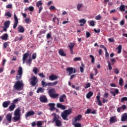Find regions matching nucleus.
Listing matches in <instances>:
<instances>
[{
  "instance_id": "1",
  "label": "nucleus",
  "mask_w": 127,
  "mask_h": 127,
  "mask_svg": "<svg viewBox=\"0 0 127 127\" xmlns=\"http://www.w3.org/2000/svg\"><path fill=\"white\" fill-rule=\"evenodd\" d=\"M23 73L22 67L19 66L17 71V74L16 76V80L17 81H15L13 86V89L16 90V91H21V90L23 89V87H24L23 81L20 80H21Z\"/></svg>"
},
{
  "instance_id": "2",
  "label": "nucleus",
  "mask_w": 127,
  "mask_h": 127,
  "mask_svg": "<svg viewBox=\"0 0 127 127\" xmlns=\"http://www.w3.org/2000/svg\"><path fill=\"white\" fill-rule=\"evenodd\" d=\"M52 116H54V118H53L52 123H55V125L56 127H61L62 126V122H61L59 119H60V117L56 114V113H53Z\"/></svg>"
},
{
  "instance_id": "3",
  "label": "nucleus",
  "mask_w": 127,
  "mask_h": 127,
  "mask_svg": "<svg viewBox=\"0 0 127 127\" xmlns=\"http://www.w3.org/2000/svg\"><path fill=\"white\" fill-rule=\"evenodd\" d=\"M20 109H17L15 110L14 113V116L12 118V122L13 123H16L17 122H19L20 121Z\"/></svg>"
},
{
  "instance_id": "4",
  "label": "nucleus",
  "mask_w": 127,
  "mask_h": 127,
  "mask_svg": "<svg viewBox=\"0 0 127 127\" xmlns=\"http://www.w3.org/2000/svg\"><path fill=\"white\" fill-rule=\"evenodd\" d=\"M72 113V109L71 108L64 110V112H63L61 114V117L62 119L64 121H68V116L70 115V114Z\"/></svg>"
},
{
  "instance_id": "5",
  "label": "nucleus",
  "mask_w": 127,
  "mask_h": 127,
  "mask_svg": "<svg viewBox=\"0 0 127 127\" xmlns=\"http://www.w3.org/2000/svg\"><path fill=\"white\" fill-rule=\"evenodd\" d=\"M49 95L52 99H55L59 96V94H55V89L51 88L49 90Z\"/></svg>"
},
{
  "instance_id": "6",
  "label": "nucleus",
  "mask_w": 127,
  "mask_h": 127,
  "mask_svg": "<svg viewBox=\"0 0 127 127\" xmlns=\"http://www.w3.org/2000/svg\"><path fill=\"white\" fill-rule=\"evenodd\" d=\"M30 80H31L30 81V84L34 87L37 84L38 82V79H37V77L36 76H33L30 78Z\"/></svg>"
},
{
  "instance_id": "7",
  "label": "nucleus",
  "mask_w": 127,
  "mask_h": 127,
  "mask_svg": "<svg viewBox=\"0 0 127 127\" xmlns=\"http://www.w3.org/2000/svg\"><path fill=\"white\" fill-rule=\"evenodd\" d=\"M66 71L68 73V76H70L72 74L76 73V68L69 67L66 68Z\"/></svg>"
},
{
  "instance_id": "8",
  "label": "nucleus",
  "mask_w": 127,
  "mask_h": 127,
  "mask_svg": "<svg viewBox=\"0 0 127 127\" xmlns=\"http://www.w3.org/2000/svg\"><path fill=\"white\" fill-rule=\"evenodd\" d=\"M42 4H43V3H42V0H39L36 2V6L39 8L38 12L39 13H40V12H41L43 9Z\"/></svg>"
},
{
  "instance_id": "9",
  "label": "nucleus",
  "mask_w": 127,
  "mask_h": 127,
  "mask_svg": "<svg viewBox=\"0 0 127 127\" xmlns=\"http://www.w3.org/2000/svg\"><path fill=\"white\" fill-rule=\"evenodd\" d=\"M14 22L13 26V28L14 29H15L17 27V25L18 24V18L16 16V14L15 13L14 14Z\"/></svg>"
},
{
  "instance_id": "10",
  "label": "nucleus",
  "mask_w": 127,
  "mask_h": 127,
  "mask_svg": "<svg viewBox=\"0 0 127 127\" xmlns=\"http://www.w3.org/2000/svg\"><path fill=\"white\" fill-rule=\"evenodd\" d=\"M82 119V115H78L77 116L74 117V119L72 120V123H77V122H79Z\"/></svg>"
},
{
  "instance_id": "11",
  "label": "nucleus",
  "mask_w": 127,
  "mask_h": 127,
  "mask_svg": "<svg viewBox=\"0 0 127 127\" xmlns=\"http://www.w3.org/2000/svg\"><path fill=\"white\" fill-rule=\"evenodd\" d=\"M57 79H58V76L54 74H52L49 77V80L50 81H55V80H57Z\"/></svg>"
},
{
  "instance_id": "12",
  "label": "nucleus",
  "mask_w": 127,
  "mask_h": 127,
  "mask_svg": "<svg viewBox=\"0 0 127 127\" xmlns=\"http://www.w3.org/2000/svg\"><path fill=\"white\" fill-rule=\"evenodd\" d=\"M12 118V114L9 113L8 114L6 117H5V119L7 121V122H8V123H9V124H10V123H11V119Z\"/></svg>"
},
{
  "instance_id": "13",
  "label": "nucleus",
  "mask_w": 127,
  "mask_h": 127,
  "mask_svg": "<svg viewBox=\"0 0 127 127\" xmlns=\"http://www.w3.org/2000/svg\"><path fill=\"white\" fill-rule=\"evenodd\" d=\"M40 101L41 103H47V98L46 96L43 95L40 97Z\"/></svg>"
},
{
  "instance_id": "14",
  "label": "nucleus",
  "mask_w": 127,
  "mask_h": 127,
  "mask_svg": "<svg viewBox=\"0 0 127 127\" xmlns=\"http://www.w3.org/2000/svg\"><path fill=\"white\" fill-rule=\"evenodd\" d=\"M48 106L50 107V111L53 112L55 110V103H50L48 104Z\"/></svg>"
},
{
  "instance_id": "15",
  "label": "nucleus",
  "mask_w": 127,
  "mask_h": 127,
  "mask_svg": "<svg viewBox=\"0 0 127 127\" xmlns=\"http://www.w3.org/2000/svg\"><path fill=\"white\" fill-rule=\"evenodd\" d=\"M35 115V113L33 111H29L25 114V117L28 118V117H30L31 116H34Z\"/></svg>"
},
{
  "instance_id": "16",
  "label": "nucleus",
  "mask_w": 127,
  "mask_h": 127,
  "mask_svg": "<svg viewBox=\"0 0 127 127\" xmlns=\"http://www.w3.org/2000/svg\"><path fill=\"white\" fill-rule=\"evenodd\" d=\"M101 97L100 96V95H98L96 96V99L97 101L96 103L98 105V106H103V104H102V101H101V100L100 99Z\"/></svg>"
},
{
  "instance_id": "17",
  "label": "nucleus",
  "mask_w": 127,
  "mask_h": 127,
  "mask_svg": "<svg viewBox=\"0 0 127 127\" xmlns=\"http://www.w3.org/2000/svg\"><path fill=\"white\" fill-rule=\"evenodd\" d=\"M57 108H59V109H61V110H66V106L62 105V104H61V103H57Z\"/></svg>"
},
{
  "instance_id": "18",
  "label": "nucleus",
  "mask_w": 127,
  "mask_h": 127,
  "mask_svg": "<svg viewBox=\"0 0 127 127\" xmlns=\"http://www.w3.org/2000/svg\"><path fill=\"white\" fill-rule=\"evenodd\" d=\"M118 120H117V118H116V117L113 116L110 118V123L111 124H115V123H117Z\"/></svg>"
},
{
  "instance_id": "19",
  "label": "nucleus",
  "mask_w": 127,
  "mask_h": 127,
  "mask_svg": "<svg viewBox=\"0 0 127 127\" xmlns=\"http://www.w3.org/2000/svg\"><path fill=\"white\" fill-rule=\"evenodd\" d=\"M57 84H58V81H56L54 82H49L48 84H47V85L48 87H53L54 86H56Z\"/></svg>"
},
{
  "instance_id": "20",
  "label": "nucleus",
  "mask_w": 127,
  "mask_h": 127,
  "mask_svg": "<svg viewBox=\"0 0 127 127\" xmlns=\"http://www.w3.org/2000/svg\"><path fill=\"white\" fill-rule=\"evenodd\" d=\"M66 95L65 94H63V95H61L60 96V103H63L64 102V100H65V99H66Z\"/></svg>"
},
{
  "instance_id": "21",
  "label": "nucleus",
  "mask_w": 127,
  "mask_h": 127,
  "mask_svg": "<svg viewBox=\"0 0 127 127\" xmlns=\"http://www.w3.org/2000/svg\"><path fill=\"white\" fill-rule=\"evenodd\" d=\"M15 104L14 103H12L11 105L8 107V110L10 112H12L15 109Z\"/></svg>"
},
{
  "instance_id": "22",
  "label": "nucleus",
  "mask_w": 127,
  "mask_h": 127,
  "mask_svg": "<svg viewBox=\"0 0 127 127\" xmlns=\"http://www.w3.org/2000/svg\"><path fill=\"white\" fill-rule=\"evenodd\" d=\"M86 20L85 19H81L79 20V22L80 24V26H84V24H85L86 22Z\"/></svg>"
},
{
  "instance_id": "23",
  "label": "nucleus",
  "mask_w": 127,
  "mask_h": 127,
  "mask_svg": "<svg viewBox=\"0 0 127 127\" xmlns=\"http://www.w3.org/2000/svg\"><path fill=\"white\" fill-rule=\"evenodd\" d=\"M114 90H115V92L111 91L110 93L112 94V95H113L114 97H116V95H118V94H119V89L117 88L114 89Z\"/></svg>"
},
{
  "instance_id": "24",
  "label": "nucleus",
  "mask_w": 127,
  "mask_h": 127,
  "mask_svg": "<svg viewBox=\"0 0 127 127\" xmlns=\"http://www.w3.org/2000/svg\"><path fill=\"white\" fill-rule=\"evenodd\" d=\"M10 103V101H4L2 103L3 108H7Z\"/></svg>"
},
{
  "instance_id": "25",
  "label": "nucleus",
  "mask_w": 127,
  "mask_h": 127,
  "mask_svg": "<svg viewBox=\"0 0 127 127\" xmlns=\"http://www.w3.org/2000/svg\"><path fill=\"white\" fill-rule=\"evenodd\" d=\"M24 30H25V29L22 27V26H18V31L19 32H20V33H23V32H24Z\"/></svg>"
},
{
  "instance_id": "26",
  "label": "nucleus",
  "mask_w": 127,
  "mask_h": 127,
  "mask_svg": "<svg viewBox=\"0 0 127 127\" xmlns=\"http://www.w3.org/2000/svg\"><path fill=\"white\" fill-rule=\"evenodd\" d=\"M0 39L2 40H6L8 38V35L7 34H4L2 36L0 37Z\"/></svg>"
},
{
  "instance_id": "27",
  "label": "nucleus",
  "mask_w": 127,
  "mask_h": 127,
  "mask_svg": "<svg viewBox=\"0 0 127 127\" xmlns=\"http://www.w3.org/2000/svg\"><path fill=\"white\" fill-rule=\"evenodd\" d=\"M28 55H29V54L28 53H25L23 55V64H24L25 63V60H26V59H27L28 57Z\"/></svg>"
},
{
  "instance_id": "28",
  "label": "nucleus",
  "mask_w": 127,
  "mask_h": 127,
  "mask_svg": "<svg viewBox=\"0 0 127 127\" xmlns=\"http://www.w3.org/2000/svg\"><path fill=\"white\" fill-rule=\"evenodd\" d=\"M127 114L125 113L124 114V116L122 117L121 121L122 122H126V121H127Z\"/></svg>"
},
{
  "instance_id": "29",
  "label": "nucleus",
  "mask_w": 127,
  "mask_h": 127,
  "mask_svg": "<svg viewBox=\"0 0 127 127\" xmlns=\"http://www.w3.org/2000/svg\"><path fill=\"white\" fill-rule=\"evenodd\" d=\"M44 92V88L42 87H39L37 90V94H39V93H43Z\"/></svg>"
},
{
  "instance_id": "30",
  "label": "nucleus",
  "mask_w": 127,
  "mask_h": 127,
  "mask_svg": "<svg viewBox=\"0 0 127 127\" xmlns=\"http://www.w3.org/2000/svg\"><path fill=\"white\" fill-rule=\"evenodd\" d=\"M59 54L61 55V56H66V54L64 53V51L62 49H60L59 51Z\"/></svg>"
},
{
  "instance_id": "31",
  "label": "nucleus",
  "mask_w": 127,
  "mask_h": 127,
  "mask_svg": "<svg viewBox=\"0 0 127 127\" xmlns=\"http://www.w3.org/2000/svg\"><path fill=\"white\" fill-rule=\"evenodd\" d=\"M75 43H70L69 44H68V47L69 48V49H73V48H74V46H75Z\"/></svg>"
},
{
  "instance_id": "32",
  "label": "nucleus",
  "mask_w": 127,
  "mask_h": 127,
  "mask_svg": "<svg viewBox=\"0 0 127 127\" xmlns=\"http://www.w3.org/2000/svg\"><path fill=\"white\" fill-rule=\"evenodd\" d=\"M9 24H10V21H9V20L6 21L4 23V26L5 27H6V28H8V27H9Z\"/></svg>"
},
{
  "instance_id": "33",
  "label": "nucleus",
  "mask_w": 127,
  "mask_h": 127,
  "mask_svg": "<svg viewBox=\"0 0 127 127\" xmlns=\"http://www.w3.org/2000/svg\"><path fill=\"white\" fill-rule=\"evenodd\" d=\"M93 92L92 91L89 92L87 94H86V98L87 99H90L92 96H93Z\"/></svg>"
},
{
  "instance_id": "34",
  "label": "nucleus",
  "mask_w": 127,
  "mask_h": 127,
  "mask_svg": "<svg viewBox=\"0 0 127 127\" xmlns=\"http://www.w3.org/2000/svg\"><path fill=\"white\" fill-rule=\"evenodd\" d=\"M122 45H119L117 48L118 49V54H120V53H121L122 52Z\"/></svg>"
},
{
  "instance_id": "35",
  "label": "nucleus",
  "mask_w": 127,
  "mask_h": 127,
  "mask_svg": "<svg viewBox=\"0 0 127 127\" xmlns=\"http://www.w3.org/2000/svg\"><path fill=\"white\" fill-rule=\"evenodd\" d=\"M72 125L74 126V127H81V125L80 123H72Z\"/></svg>"
},
{
  "instance_id": "36",
  "label": "nucleus",
  "mask_w": 127,
  "mask_h": 127,
  "mask_svg": "<svg viewBox=\"0 0 127 127\" xmlns=\"http://www.w3.org/2000/svg\"><path fill=\"white\" fill-rule=\"evenodd\" d=\"M82 66H80L79 67V69L80 70L81 73H84V68H85V65H84V64H81Z\"/></svg>"
},
{
  "instance_id": "37",
  "label": "nucleus",
  "mask_w": 127,
  "mask_h": 127,
  "mask_svg": "<svg viewBox=\"0 0 127 127\" xmlns=\"http://www.w3.org/2000/svg\"><path fill=\"white\" fill-rule=\"evenodd\" d=\"M83 7V4L82 3H78L77 5V9L78 10V11H80V9H81V8Z\"/></svg>"
},
{
  "instance_id": "38",
  "label": "nucleus",
  "mask_w": 127,
  "mask_h": 127,
  "mask_svg": "<svg viewBox=\"0 0 127 127\" xmlns=\"http://www.w3.org/2000/svg\"><path fill=\"white\" fill-rule=\"evenodd\" d=\"M119 9H120V11H125V5H120Z\"/></svg>"
},
{
  "instance_id": "39",
  "label": "nucleus",
  "mask_w": 127,
  "mask_h": 127,
  "mask_svg": "<svg viewBox=\"0 0 127 127\" xmlns=\"http://www.w3.org/2000/svg\"><path fill=\"white\" fill-rule=\"evenodd\" d=\"M124 84V79L123 78L121 77L119 79V85L120 86H123Z\"/></svg>"
},
{
  "instance_id": "40",
  "label": "nucleus",
  "mask_w": 127,
  "mask_h": 127,
  "mask_svg": "<svg viewBox=\"0 0 127 127\" xmlns=\"http://www.w3.org/2000/svg\"><path fill=\"white\" fill-rule=\"evenodd\" d=\"M56 20H57L58 24H59V21H60V20L58 18H57V17L53 18V22L55 23L56 22Z\"/></svg>"
},
{
  "instance_id": "41",
  "label": "nucleus",
  "mask_w": 127,
  "mask_h": 127,
  "mask_svg": "<svg viewBox=\"0 0 127 127\" xmlns=\"http://www.w3.org/2000/svg\"><path fill=\"white\" fill-rule=\"evenodd\" d=\"M42 83V86H43V87H47L48 86V85L47 84H48V83H46V82H45L44 81L42 80L41 81Z\"/></svg>"
},
{
  "instance_id": "42",
  "label": "nucleus",
  "mask_w": 127,
  "mask_h": 127,
  "mask_svg": "<svg viewBox=\"0 0 127 127\" xmlns=\"http://www.w3.org/2000/svg\"><path fill=\"white\" fill-rule=\"evenodd\" d=\"M108 63V69L109 70H112L113 69V67H112V64L110 62V61H107Z\"/></svg>"
},
{
  "instance_id": "43",
  "label": "nucleus",
  "mask_w": 127,
  "mask_h": 127,
  "mask_svg": "<svg viewBox=\"0 0 127 127\" xmlns=\"http://www.w3.org/2000/svg\"><path fill=\"white\" fill-rule=\"evenodd\" d=\"M89 57L90 58H91V63H95V58H94L93 56L90 55Z\"/></svg>"
},
{
  "instance_id": "44",
  "label": "nucleus",
  "mask_w": 127,
  "mask_h": 127,
  "mask_svg": "<svg viewBox=\"0 0 127 127\" xmlns=\"http://www.w3.org/2000/svg\"><path fill=\"white\" fill-rule=\"evenodd\" d=\"M90 26H95V21L91 20L89 21Z\"/></svg>"
},
{
  "instance_id": "45",
  "label": "nucleus",
  "mask_w": 127,
  "mask_h": 127,
  "mask_svg": "<svg viewBox=\"0 0 127 127\" xmlns=\"http://www.w3.org/2000/svg\"><path fill=\"white\" fill-rule=\"evenodd\" d=\"M31 61H32V60L31 59V58H29V59L26 61L27 65H30V64H31Z\"/></svg>"
},
{
  "instance_id": "46",
  "label": "nucleus",
  "mask_w": 127,
  "mask_h": 127,
  "mask_svg": "<svg viewBox=\"0 0 127 127\" xmlns=\"http://www.w3.org/2000/svg\"><path fill=\"white\" fill-rule=\"evenodd\" d=\"M30 19H29V18H26L25 19V22L27 23V24H29V23H30Z\"/></svg>"
},
{
  "instance_id": "47",
  "label": "nucleus",
  "mask_w": 127,
  "mask_h": 127,
  "mask_svg": "<svg viewBox=\"0 0 127 127\" xmlns=\"http://www.w3.org/2000/svg\"><path fill=\"white\" fill-rule=\"evenodd\" d=\"M5 16H8V17H11V13H10V12H7L5 13Z\"/></svg>"
},
{
  "instance_id": "48",
  "label": "nucleus",
  "mask_w": 127,
  "mask_h": 127,
  "mask_svg": "<svg viewBox=\"0 0 127 127\" xmlns=\"http://www.w3.org/2000/svg\"><path fill=\"white\" fill-rule=\"evenodd\" d=\"M23 39V36H21L20 38L16 37L15 41H17V40H19V41H21Z\"/></svg>"
},
{
  "instance_id": "49",
  "label": "nucleus",
  "mask_w": 127,
  "mask_h": 127,
  "mask_svg": "<svg viewBox=\"0 0 127 127\" xmlns=\"http://www.w3.org/2000/svg\"><path fill=\"white\" fill-rule=\"evenodd\" d=\"M8 46V43H7V42H6L4 43L3 44V48H4V49H6Z\"/></svg>"
},
{
  "instance_id": "50",
  "label": "nucleus",
  "mask_w": 127,
  "mask_h": 127,
  "mask_svg": "<svg viewBox=\"0 0 127 127\" xmlns=\"http://www.w3.org/2000/svg\"><path fill=\"white\" fill-rule=\"evenodd\" d=\"M46 33V30H42L40 31V35H42V34H45Z\"/></svg>"
},
{
  "instance_id": "51",
  "label": "nucleus",
  "mask_w": 127,
  "mask_h": 127,
  "mask_svg": "<svg viewBox=\"0 0 127 127\" xmlns=\"http://www.w3.org/2000/svg\"><path fill=\"white\" fill-rule=\"evenodd\" d=\"M32 59H33V60H35V59H36V53H34L32 54Z\"/></svg>"
},
{
  "instance_id": "52",
  "label": "nucleus",
  "mask_w": 127,
  "mask_h": 127,
  "mask_svg": "<svg viewBox=\"0 0 127 127\" xmlns=\"http://www.w3.org/2000/svg\"><path fill=\"white\" fill-rule=\"evenodd\" d=\"M37 127H41V126H42V122L38 121L37 122Z\"/></svg>"
},
{
  "instance_id": "53",
  "label": "nucleus",
  "mask_w": 127,
  "mask_h": 127,
  "mask_svg": "<svg viewBox=\"0 0 127 127\" xmlns=\"http://www.w3.org/2000/svg\"><path fill=\"white\" fill-rule=\"evenodd\" d=\"M33 71L34 72V74H37V73L38 72V69L37 68V67H35L33 69Z\"/></svg>"
},
{
  "instance_id": "54",
  "label": "nucleus",
  "mask_w": 127,
  "mask_h": 127,
  "mask_svg": "<svg viewBox=\"0 0 127 127\" xmlns=\"http://www.w3.org/2000/svg\"><path fill=\"white\" fill-rule=\"evenodd\" d=\"M101 18H102V16L100 15H97L95 17V19H96V20H100V19Z\"/></svg>"
},
{
  "instance_id": "55",
  "label": "nucleus",
  "mask_w": 127,
  "mask_h": 127,
  "mask_svg": "<svg viewBox=\"0 0 127 127\" xmlns=\"http://www.w3.org/2000/svg\"><path fill=\"white\" fill-rule=\"evenodd\" d=\"M121 110H123V111H125V110H127V106L125 105H122V107H120Z\"/></svg>"
},
{
  "instance_id": "56",
  "label": "nucleus",
  "mask_w": 127,
  "mask_h": 127,
  "mask_svg": "<svg viewBox=\"0 0 127 127\" xmlns=\"http://www.w3.org/2000/svg\"><path fill=\"white\" fill-rule=\"evenodd\" d=\"M125 101H127V97H124L122 98H121L122 103H124V102H125Z\"/></svg>"
},
{
  "instance_id": "57",
  "label": "nucleus",
  "mask_w": 127,
  "mask_h": 127,
  "mask_svg": "<svg viewBox=\"0 0 127 127\" xmlns=\"http://www.w3.org/2000/svg\"><path fill=\"white\" fill-rule=\"evenodd\" d=\"M81 59L80 57L74 58L73 59L74 61H81Z\"/></svg>"
},
{
  "instance_id": "58",
  "label": "nucleus",
  "mask_w": 127,
  "mask_h": 127,
  "mask_svg": "<svg viewBox=\"0 0 127 127\" xmlns=\"http://www.w3.org/2000/svg\"><path fill=\"white\" fill-rule=\"evenodd\" d=\"M114 73H115V74H119V73H120V70H119V69L116 68L114 69Z\"/></svg>"
},
{
  "instance_id": "59",
  "label": "nucleus",
  "mask_w": 127,
  "mask_h": 127,
  "mask_svg": "<svg viewBox=\"0 0 127 127\" xmlns=\"http://www.w3.org/2000/svg\"><path fill=\"white\" fill-rule=\"evenodd\" d=\"M111 63H112V65H114L115 63H116V59H111Z\"/></svg>"
},
{
  "instance_id": "60",
  "label": "nucleus",
  "mask_w": 127,
  "mask_h": 127,
  "mask_svg": "<svg viewBox=\"0 0 127 127\" xmlns=\"http://www.w3.org/2000/svg\"><path fill=\"white\" fill-rule=\"evenodd\" d=\"M92 112V110L90 109H87L86 111L85 112V114H91V112Z\"/></svg>"
},
{
  "instance_id": "61",
  "label": "nucleus",
  "mask_w": 127,
  "mask_h": 127,
  "mask_svg": "<svg viewBox=\"0 0 127 127\" xmlns=\"http://www.w3.org/2000/svg\"><path fill=\"white\" fill-rule=\"evenodd\" d=\"M39 76L41 77V78H45V75L43 74V72H41L39 74Z\"/></svg>"
},
{
  "instance_id": "62",
  "label": "nucleus",
  "mask_w": 127,
  "mask_h": 127,
  "mask_svg": "<svg viewBox=\"0 0 127 127\" xmlns=\"http://www.w3.org/2000/svg\"><path fill=\"white\" fill-rule=\"evenodd\" d=\"M28 9L30 11H33L34 10V7H33L32 6H30L29 7Z\"/></svg>"
},
{
  "instance_id": "63",
  "label": "nucleus",
  "mask_w": 127,
  "mask_h": 127,
  "mask_svg": "<svg viewBox=\"0 0 127 127\" xmlns=\"http://www.w3.org/2000/svg\"><path fill=\"white\" fill-rule=\"evenodd\" d=\"M6 8H12V4H9L6 6Z\"/></svg>"
},
{
  "instance_id": "64",
  "label": "nucleus",
  "mask_w": 127,
  "mask_h": 127,
  "mask_svg": "<svg viewBox=\"0 0 127 127\" xmlns=\"http://www.w3.org/2000/svg\"><path fill=\"white\" fill-rule=\"evenodd\" d=\"M50 10H55V6L52 5L50 7Z\"/></svg>"
}]
</instances>
